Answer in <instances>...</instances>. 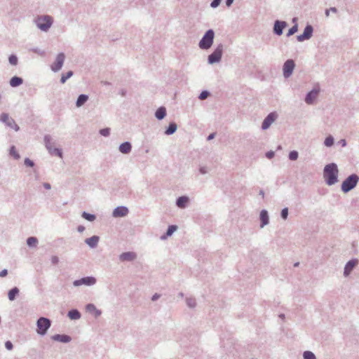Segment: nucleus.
Here are the masks:
<instances>
[{
  "label": "nucleus",
  "mask_w": 359,
  "mask_h": 359,
  "mask_svg": "<svg viewBox=\"0 0 359 359\" xmlns=\"http://www.w3.org/2000/svg\"><path fill=\"white\" fill-rule=\"evenodd\" d=\"M338 169L334 163L327 165L324 169V178L327 184L332 185L337 182Z\"/></svg>",
  "instance_id": "f257e3e1"
},
{
  "label": "nucleus",
  "mask_w": 359,
  "mask_h": 359,
  "mask_svg": "<svg viewBox=\"0 0 359 359\" xmlns=\"http://www.w3.org/2000/svg\"><path fill=\"white\" fill-rule=\"evenodd\" d=\"M358 182V177L355 174L351 175L343 182L341 184L342 191L345 193L349 191L356 186Z\"/></svg>",
  "instance_id": "f03ea898"
},
{
  "label": "nucleus",
  "mask_w": 359,
  "mask_h": 359,
  "mask_svg": "<svg viewBox=\"0 0 359 359\" xmlns=\"http://www.w3.org/2000/svg\"><path fill=\"white\" fill-rule=\"evenodd\" d=\"M214 36V32L212 29H209L201 40L199 43L200 48L202 49L210 48L213 42Z\"/></svg>",
  "instance_id": "7ed1b4c3"
},
{
  "label": "nucleus",
  "mask_w": 359,
  "mask_h": 359,
  "mask_svg": "<svg viewBox=\"0 0 359 359\" xmlns=\"http://www.w3.org/2000/svg\"><path fill=\"white\" fill-rule=\"evenodd\" d=\"M52 22L53 19L48 15L41 16L36 19L38 27L43 31H46L51 26Z\"/></svg>",
  "instance_id": "20e7f679"
},
{
  "label": "nucleus",
  "mask_w": 359,
  "mask_h": 359,
  "mask_svg": "<svg viewBox=\"0 0 359 359\" xmlns=\"http://www.w3.org/2000/svg\"><path fill=\"white\" fill-rule=\"evenodd\" d=\"M50 326V322L48 318H40L37 321V333L41 335L46 334Z\"/></svg>",
  "instance_id": "39448f33"
},
{
  "label": "nucleus",
  "mask_w": 359,
  "mask_h": 359,
  "mask_svg": "<svg viewBox=\"0 0 359 359\" xmlns=\"http://www.w3.org/2000/svg\"><path fill=\"white\" fill-rule=\"evenodd\" d=\"M294 62L292 60H287L283 65V75L285 78H288L292 74L294 68Z\"/></svg>",
  "instance_id": "423d86ee"
},
{
  "label": "nucleus",
  "mask_w": 359,
  "mask_h": 359,
  "mask_svg": "<svg viewBox=\"0 0 359 359\" xmlns=\"http://www.w3.org/2000/svg\"><path fill=\"white\" fill-rule=\"evenodd\" d=\"M222 46H218L215 51L209 55L208 61L210 63L212 64L217 62H219L222 57Z\"/></svg>",
  "instance_id": "0eeeda50"
},
{
  "label": "nucleus",
  "mask_w": 359,
  "mask_h": 359,
  "mask_svg": "<svg viewBox=\"0 0 359 359\" xmlns=\"http://www.w3.org/2000/svg\"><path fill=\"white\" fill-rule=\"evenodd\" d=\"M64 60H65V55L63 53L58 54L57 55L55 61L51 65V69L53 72L59 71L63 65Z\"/></svg>",
  "instance_id": "6e6552de"
},
{
  "label": "nucleus",
  "mask_w": 359,
  "mask_h": 359,
  "mask_svg": "<svg viewBox=\"0 0 359 359\" xmlns=\"http://www.w3.org/2000/svg\"><path fill=\"white\" fill-rule=\"evenodd\" d=\"M96 283V279L94 277H85L74 282V286H80L81 285H92Z\"/></svg>",
  "instance_id": "1a4fd4ad"
},
{
  "label": "nucleus",
  "mask_w": 359,
  "mask_h": 359,
  "mask_svg": "<svg viewBox=\"0 0 359 359\" xmlns=\"http://www.w3.org/2000/svg\"><path fill=\"white\" fill-rule=\"evenodd\" d=\"M1 120L4 122L8 126L18 130L19 129L18 125L15 123L14 120L9 117L7 114H2L1 115Z\"/></svg>",
  "instance_id": "9d476101"
},
{
  "label": "nucleus",
  "mask_w": 359,
  "mask_h": 359,
  "mask_svg": "<svg viewBox=\"0 0 359 359\" xmlns=\"http://www.w3.org/2000/svg\"><path fill=\"white\" fill-rule=\"evenodd\" d=\"M313 32V28L311 25H308L304 29V33L297 36V39L299 41H302L306 39H309L311 38Z\"/></svg>",
  "instance_id": "9b49d317"
},
{
  "label": "nucleus",
  "mask_w": 359,
  "mask_h": 359,
  "mask_svg": "<svg viewBox=\"0 0 359 359\" xmlns=\"http://www.w3.org/2000/svg\"><path fill=\"white\" fill-rule=\"evenodd\" d=\"M277 115L276 113H271L269 114L267 117L264 120L262 123V128L264 130L267 129L271 124L274 122V121L276 119Z\"/></svg>",
  "instance_id": "f8f14e48"
},
{
  "label": "nucleus",
  "mask_w": 359,
  "mask_h": 359,
  "mask_svg": "<svg viewBox=\"0 0 359 359\" xmlns=\"http://www.w3.org/2000/svg\"><path fill=\"white\" fill-rule=\"evenodd\" d=\"M319 88H315L313 90H312L311 92L308 93V95L306 97L305 101L307 104H312L313 102L316 99L318 94L319 93Z\"/></svg>",
  "instance_id": "ddd939ff"
},
{
  "label": "nucleus",
  "mask_w": 359,
  "mask_h": 359,
  "mask_svg": "<svg viewBox=\"0 0 359 359\" xmlns=\"http://www.w3.org/2000/svg\"><path fill=\"white\" fill-rule=\"evenodd\" d=\"M128 213V210L127 208L123 206H120L114 210L113 216L115 217H124L127 215Z\"/></svg>",
  "instance_id": "4468645a"
},
{
  "label": "nucleus",
  "mask_w": 359,
  "mask_h": 359,
  "mask_svg": "<svg viewBox=\"0 0 359 359\" xmlns=\"http://www.w3.org/2000/svg\"><path fill=\"white\" fill-rule=\"evenodd\" d=\"M358 264L357 259H352L349 261L344 268V275L346 276L349 275L353 269Z\"/></svg>",
  "instance_id": "2eb2a0df"
},
{
  "label": "nucleus",
  "mask_w": 359,
  "mask_h": 359,
  "mask_svg": "<svg viewBox=\"0 0 359 359\" xmlns=\"http://www.w3.org/2000/svg\"><path fill=\"white\" fill-rule=\"evenodd\" d=\"M136 258V254L133 252H123L120 255V259L122 262L132 261Z\"/></svg>",
  "instance_id": "dca6fc26"
},
{
  "label": "nucleus",
  "mask_w": 359,
  "mask_h": 359,
  "mask_svg": "<svg viewBox=\"0 0 359 359\" xmlns=\"http://www.w3.org/2000/svg\"><path fill=\"white\" fill-rule=\"evenodd\" d=\"M285 26L286 23L285 22L276 21L274 25L275 32L277 34L280 35L283 32V29L285 27Z\"/></svg>",
  "instance_id": "f3484780"
},
{
  "label": "nucleus",
  "mask_w": 359,
  "mask_h": 359,
  "mask_svg": "<svg viewBox=\"0 0 359 359\" xmlns=\"http://www.w3.org/2000/svg\"><path fill=\"white\" fill-rule=\"evenodd\" d=\"M53 339L56 341H59L61 342L67 343L70 341L71 338L70 337L65 335V334H56L53 337Z\"/></svg>",
  "instance_id": "a211bd4d"
},
{
  "label": "nucleus",
  "mask_w": 359,
  "mask_h": 359,
  "mask_svg": "<svg viewBox=\"0 0 359 359\" xmlns=\"http://www.w3.org/2000/svg\"><path fill=\"white\" fill-rule=\"evenodd\" d=\"M131 150V145L129 142H124L119 147V151L123 154H128Z\"/></svg>",
  "instance_id": "6ab92c4d"
},
{
  "label": "nucleus",
  "mask_w": 359,
  "mask_h": 359,
  "mask_svg": "<svg viewBox=\"0 0 359 359\" xmlns=\"http://www.w3.org/2000/svg\"><path fill=\"white\" fill-rule=\"evenodd\" d=\"M86 310L89 313L93 314L95 317L99 316L101 313V312L100 311H98L93 304L87 305Z\"/></svg>",
  "instance_id": "aec40b11"
},
{
  "label": "nucleus",
  "mask_w": 359,
  "mask_h": 359,
  "mask_svg": "<svg viewBox=\"0 0 359 359\" xmlns=\"http://www.w3.org/2000/svg\"><path fill=\"white\" fill-rule=\"evenodd\" d=\"M99 237L94 236L91 238H87L86 240V243L90 247L93 248L95 247L98 243Z\"/></svg>",
  "instance_id": "412c9836"
},
{
  "label": "nucleus",
  "mask_w": 359,
  "mask_h": 359,
  "mask_svg": "<svg viewBox=\"0 0 359 359\" xmlns=\"http://www.w3.org/2000/svg\"><path fill=\"white\" fill-rule=\"evenodd\" d=\"M260 220L262 222L261 227H263L264 225L267 224L269 222L268 214L266 210H262L260 213Z\"/></svg>",
  "instance_id": "4be33fe9"
},
{
  "label": "nucleus",
  "mask_w": 359,
  "mask_h": 359,
  "mask_svg": "<svg viewBox=\"0 0 359 359\" xmlns=\"http://www.w3.org/2000/svg\"><path fill=\"white\" fill-rule=\"evenodd\" d=\"M22 83V79L18 76L13 77L10 81V85L12 87H17Z\"/></svg>",
  "instance_id": "5701e85b"
},
{
  "label": "nucleus",
  "mask_w": 359,
  "mask_h": 359,
  "mask_svg": "<svg viewBox=\"0 0 359 359\" xmlns=\"http://www.w3.org/2000/svg\"><path fill=\"white\" fill-rule=\"evenodd\" d=\"M188 203V198L186 196H181L177 199V205L179 208H184Z\"/></svg>",
  "instance_id": "b1692460"
},
{
  "label": "nucleus",
  "mask_w": 359,
  "mask_h": 359,
  "mask_svg": "<svg viewBox=\"0 0 359 359\" xmlns=\"http://www.w3.org/2000/svg\"><path fill=\"white\" fill-rule=\"evenodd\" d=\"M165 114H166V111L164 107H160L156 111V117L158 119L163 118L165 117Z\"/></svg>",
  "instance_id": "393cba45"
},
{
  "label": "nucleus",
  "mask_w": 359,
  "mask_h": 359,
  "mask_svg": "<svg viewBox=\"0 0 359 359\" xmlns=\"http://www.w3.org/2000/svg\"><path fill=\"white\" fill-rule=\"evenodd\" d=\"M88 96L86 95H79L76 101V106L78 107L82 106L88 100Z\"/></svg>",
  "instance_id": "a878e982"
},
{
  "label": "nucleus",
  "mask_w": 359,
  "mask_h": 359,
  "mask_svg": "<svg viewBox=\"0 0 359 359\" xmlns=\"http://www.w3.org/2000/svg\"><path fill=\"white\" fill-rule=\"evenodd\" d=\"M19 293V290L17 287H14L12 290H11L8 292V299L11 301H13L15 299V296Z\"/></svg>",
  "instance_id": "bb28decb"
},
{
  "label": "nucleus",
  "mask_w": 359,
  "mask_h": 359,
  "mask_svg": "<svg viewBox=\"0 0 359 359\" xmlns=\"http://www.w3.org/2000/svg\"><path fill=\"white\" fill-rule=\"evenodd\" d=\"M68 316L71 319L76 320V319L80 318L81 315H80V313H79V312L78 311H76V310H72V311H69Z\"/></svg>",
  "instance_id": "cd10ccee"
},
{
  "label": "nucleus",
  "mask_w": 359,
  "mask_h": 359,
  "mask_svg": "<svg viewBox=\"0 0 359 359\" xmlns=\"http://www.w3.org/2000/svg\"><path fill=\"white\" fill-rule=\"evenodd\" d=\"M177 130V125L174 123H172L169 125L168 129L165 130V133L166 135H171L174 133Z\"/></svg>",
  "instance_id": "c85d7f7f"
},
{
  "label": "nucleus",
  "mask_w": 359,
  "mask_h": 359,
  "mask_svg": "<svg viewBox=\"0 0 359 359\" xmlns=\"http://www.w3.org/2000/svg\"><path fill=\"white\" fill-rule=\"evenodd\" d=\"M38 243V241L34 237H29L27 241V243L30 247H35Z\"/></svg>",
  "instance_id": "c756f323"
},
{
  "label": "nucleus",
  "mask_w": 359,
  "mask_h": 359,
  "mask_svg": "<svg viewBox=\"0 0 359 359\" xmlns=\"http://www.w3.org/2000/svg\"><path fill=\"white\" fill-rule=\"evenodd\" d=\"M82 217L90 222L94 221L95 219V216L94 215H91L85 212L82 214Z\"/></svg>",
  "instance_id": "7c9ffc66"
},
{
  "label": "nucleus",
  "mask_w": 359,
  "mask_h": 359,
  "mask_svg": "<svg viewBox=\"0 0 359 359\" xmlns=\"http://www.w3.org/2000/svg\"><path fill=\"white\" fill-rule=\"evenodd\" d=\"M73 74V72L72 71L68 72L66 74H63L61 77V83H65L66 81L70 78Z\"/></svg>",
  "instance_id": "2f4dec72"
},
{
  "label": "nucleus",
  "mask_w": 359,
  "mask_h": 359,
  "mask_svg": "<svg viewBox=\"0 0 359 359\" xmlns=\"http://www.w3.org/2000/svg\"><path fill=\"white\" fill-rule=\"evenodd\" d=\"M304 359H316L315 355L311 351H305L304 353Z\"/></svg>",
  "instance_id": "473e14b6"
},
{
  "label": "nucleus",
  "mask_w": 359,
  "mask_h": 359,
  "mask_svg": "<svg viewBox=\"0 0 359 359\" xmlns=\"http://www.w3.org/2000/svg\"><path fill=\"white\" fill-rule=\"evenodd\" d=\"M10 154L13 156L15 158L18 159L20 158V155L16 151V149L14 146H13L10 149Z\"/></svg>",
  "instance_id": "72a5a7b5"
},
{
  "label": "nucleus",
  "mask_w": 359,
  "mask_h": 359,
  "mask_svg": "<svg viewBox=\"0 0 359 359\" xmlns=\"http://www.w3.org/2000/svg\"><path fill=\"white\" fill-rule=\"evenodd\" d=\"M177 230V226L171 225L168 227L166 235L168 236H171Z\"/></svg>",
  "instance_id": "f704fd0d"
},
{
  "label": "nucleus",
  "mask_w": 359,
  "mask_h": 359,
  "mask_svg": "<svg viewBox=\"0 0 359 359\" xmlns=\"http://www.w3.org/2000/svg\"><path fill=\"white\" fill-rule=\"evenodd\" d=\"M334 143V139L332 138V137L331 136H329L327 137L325 140V144L327 146V147H330Z\"/></svg>",
  "instance_id": "c9c22d12"
},
{
  "label": "nucleus",
  "mask_w": 359,
  "mask_h": 359,
  "mask_svg": "<svg viewBox=\"0 0 359 359\" xmlns=\"http://www.w3.org/2000/svg\"><path fill=\"white\" fill-rule=\"evenodd\" d=\"M289 158L291 161H295L298 158V153L296 151H292L289 154Z\"/></svg>",
  "instance_id": "e433bc0d"
},
{
  "label": "nucleus",
  "mask_w": 359,
  "mask_h": 359,
  "mask_svg": "<svg viewBox=\"0 0 359 359\" xmlns=\"http://www.w3.org/2000/svg\"><path fill=\"white\" fill-rule=\"evenodd\" d=\"M297 32V25H295L289 29L287 36H291V35L294 34V33H296Z\"/></svg>",
  "instance_id": "4c0bfd02"
},
{
  "label": "nucleus",
  "mask_w": 359,
  "mask_h": 359,
  "mask_svg": "<svg viewBox=\"0 0 359 359\" xmlns=\"http://www.w3.org/2000/svg\"><path fill=\"white\" fill-rule=\"evenodd\" d=\"M9 62L13 65H17L18 63V58L15 55H11L9 57Z\"/></svg>",
  "instance_id": "58836bf2"
},
{
  "label": "nucleus",
  "mask_w": 359,
  "mask_h": 359,
  "mask_svg": "<svg viewBox=\"0 0 359 359\" xmlns=\"http://www.w3.org/2000/svg\"><path fill=\"white\" fill-rule=\"evenodd\" d=\"M100 133L103 136H108L109 135V129L104 128L100 130Z\"/></svg>",
  "instance_id": "ea45409f"
},
{
  "label": "nucleus",
  "mask_w": 359,
  "mask_h": 359,
  "mask_svg": "<svg viewBox=\"0 0 359 359\" xmlns=\"http://www.w3.org/2000/svg\"><path fill=\"white\" fill-rule=\"evenodd\" d=\"M209 95V93L207 92V91H203L200 95H199V98L201 100H205V98L208 97V96Z\"/></svg>",
  "instance_id": "a19ab883"
},
{
  "label": "nucleus",
  "mask_w": 359,
  "mask_h": 359,
  "mask_svg": "<svg viewBox=\"0 0 359 359\" xmlns=\"http://www.w3.org/2000/svg\"><path fill=\"white\" fill-rule=\"evenodd\" d=\"M287 215H288V210H287V208H284L282 210V212H281V216L282 217L285 219L287 217Z\"/></svg>",
  "instance_id": "79ce46f5"
},
{
  "label": "nucleus",
  "mask_w": 359,
  "mask_h": 359,
  "mask_svg": "<svg viewBox=\"0 0 359 359\" xmlns=\"http://www.w3.org/2000/svg\"><path fill=\"white\" fill-rule=\"evenodd\" d=\"M220 2L221 0H213L212 2L211 3V6L212 8H216L219 5Z\"/></svg>",
  "instance_id": "37998d69"
},
{
  "label": "nucleus",
  "mask_w": 359,
  "mask_h": 359,
  "mask_svg": "<svg viewBox=\"0 0 359 359\" xmlns=\"http://www.w3.org/2000/svg\"><path fill=\"white\" fill-rule=\"evenodd\" d=\"M25 164L27 166L32 167L34 165V163L29 158H26L25 160Z\"/></svg>",
  "instance_id": "c03bdc74"
},
{
  "label": "nucleus",
  "mask_w": 359,
  "mask_h": 359,
  "mask_svg": "<svg viewBox=\"0 0 359 359\" xmlns=\"http://www.w3.org/2000/svg\"><path fill=\"white\" fill-rule=\"evenodd\" d=\"M5 346L8 350H11L13 348V344L10 341H7L5 343Z\"/></svg>",
  "instance_id": "a18cd8bd"
},
{
  "label": "nucleus",
  "mask_w": 359,
  "mask_h": 359,
  "mask_svg": "<svg viewBox=\"0 0 359 359\" xmlns=\"http://www.w3.org/2000/svg\"><path fill=\"white\" fill-rule=\"evenodd\" d=\"M187 304H188L190 307H194V306H195V305H196L195 300H194V299H188V300H187Z\"/></svg>",
  "instance_id": "49530a36"
},
{
  "label": "nucleus",
  "mask_w": 359,
  "mask_h": 359,
  "mask_svg": "<svg viewBox=\"0 0 359 359\" xmlns=\"http://www.w3.org/2000/svg\"><path fill=\"white\" fill-rule=\"evenodd\" d=\"M51 262L53 264H57L59 262V258L57 256H53L51 257Z\"/></svg>",
  "instance_id": "de8ad7c7"
},
{
  "label": "nucleus",
  "mask_w": 359,
  "mask_h": 359,
  "mask_svg": "<svg viewBox=\"0 0 359 359\" xmlns=\"http://www.w3.org/2000/svg\"><path fill=\"white\" fill-rule=\"evenodd\" d=\"M266 157L269 158H271L274 156V152L273 151H269L266 154Z\"/></svg>",
  "instance_id": "09e8293b"
},
{
  "label": "nucleus",
  "mask_w": 359,
  "mask_h": 359,
  "mask_svg": "<svg viewBox=\"0 0 359 359\" xmlns=\"http://www.w3.org/2000/svg\"><path fill=\"white\" fill-rule=\"evenodd\" d=\"M330 11L334 12V13H336L337 12V8H331L330 10H327L326 11V15L328 16L329 15V12Z\"/></svg>",
  "instance_id": "8fccbe9b"
},
{
  "label": "nucleus",
  "mask_w": 359,
  "mask_h": 359,
  "mask_svg": "<svg viewBox=\"0 0 359 359\" xmlns=\"http://www.w3.org/2000/svg\"><path fill=\"white\" fill-rule=\"evenodd\" d=\"M8 272L6 269H4L0 272V276L4 277L7 275Z\"/></svg>",
  "instance_id": "3c124183"
},
{
  "label": "nucleus",
  "mask_w": 359,
  "mask_h": 359,
  "mask_svg": "<svg viewBox=\"0 0 359 359\" xmlns=\"http://www.w3.org/2000/svg\"><path fill=\"white\" fill-rule=\"evenodd\" d=\"M233 0H226V4L227 6H230L233 3Z\"/></svg>",
  "instance_id": "603ef678"
},
{
  "label": "nucleus",
  "mask_w": 359,
  "mask_h": 359,
  "mask_svg": "<svg viewBox=\"0 0 359 359\" xmlns=\"http://www.w3.org/2000/svg\"><path fill=\"white\" fill-rule=\"evenodd\" d=\"M214 137H215V133H212V134H210V135L208 136V140H210L213 139V138H214Z\"/></svg>",
  "instance_id": "864d4df0"
},
{
  "label": "nucleus",
  "mask_w": 359,
  "mask_h": 359,
  "mask_svg": "<svg viewBox=\"0 0 359 359\" xmlns=\"http://www.w3.org/2000/svg\"><path fill=\"white\" fill-rule=\"evenodd\" d=\"M43 186L47 189H50V185L49 184H48V183H45Z\"/></svg>",
  "instance_id": "5fc2aeb1"
},
{
  "label": "nucleus",
  "mask_w": 359,
  "mask_h": 359,
  "mask_svg": "<svg viewBox=\"0 0 359 359\" xmlns=\"http://www.w3.org/2000/svg\"><path fill=\"white\" fill-rule=\"evenodd\" d=\"M159 297V295L158 294H154L153 297H152V300L154 301L156 299H157Z\"/></svg>",
  "instance_id": "6e6d98bb"
},
{
  "label": "nucleus",
  "mask_w": 359,
  "mask_h": 359,
  "mask_svg": "<svg viewBox=\"0 0 359 359\" xmlns=\"http://www.w3.org/2000/svg\"><path fill=\"white\" fill-rule=\"evenodd\" d=\"M84 229H85L84 226H79L78 230L81 232L84 230Z\"/></svg>",
  "instance_id": "4d7b16f0"
},
{
  "label": "nucleus",
  "mask_w": 359,
  "mask_h": 359,
  "mask_svg": "<svg viewBox=\"0 0 359 359\" xmlns=\"http://www.w3.org/2000/svg\"><path fill=\"white\" fill-rule=\"evenodd\" d=\"M341 144H342V146H345L346 145V141L344 140H341Z\"/></svg>",
  "instance_id": "13d9d810"
},
{
  "label": "nucleus",
  "mask_w": 359,
  "mask_h": 359,
  "mask_svg": "<svg viewBox=\"0 0 359 359\" xmlns=\"http://www.w3.org/2000/svg\"><path fill=\"white\" fill-rule=\"evenodd\" d=\"M57 153L59 154L60 156H61V153L59 150H57Z\"/></svg>",
  "instance_id": "bf43d9fd"
},
{
  "label": "nucleus",
  "mask_w": 359,
  "mask_h": 359,
  "mask_svg": "<svg viewBox=\"0 0 359 359\" xmlns=\"http://www.w3.org/2000/svg\"><path fill=\"white\" fill-rule=\"evenodd\" d=\"M201 172L202 173H205V171L203 170L202 169H201Z\"/></svg>",
  "instance_id": "052dcab7"
}]
</instances>
